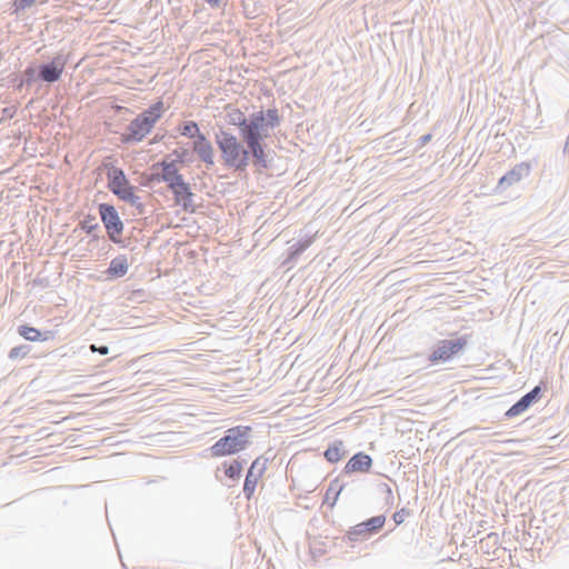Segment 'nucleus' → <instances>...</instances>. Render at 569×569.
<instances>
[{
	"instance_id": "b1692460",
	"label": "nucleus",
	"mask_w": 569,
	"mask_h": 569,
	"mask_svg": "<svg viewBox=\"0 0 569 569\" xmlns=\"http://www.w3.org/2000/svg\"><path fill=\"white\" fill-rule=\"evenodd\" d=\"M19 333L23 338H26L27 340H30V341H37V340H40V338H41V333L39 330H37L36 328H32V327H28V326L20 327Z\"/></svg>"
},
{
	"instance_id": "5701e85b",
	"label": "nucleus",
	"mask_w": 569,
	"mask_h": 569,
	"mask_svg": "<svg viewBox=\"0 0 569 569\" xmlns=\"http://www.w3.org/2000/svg\"><path fill=\"white\" fill-rule=\"evenodd\" d=\"M242 471V462L239 460H233L228 466H226L224 473L230 479L240 478Z\"/></svg>"
},
{
	"instance_id": "1a4fd4ad",
	"label": "nucleus",
	"mask_w": 569,
	"mask_h": 569,
	"mask_svg": "<svg viewBox=\"0 0 569 569\" xmlns=\"http://www.w3.org/2000/svg\"><path fill=\"white\" fill-rule=\"evenodd\" d=\"M541 396V387L536 386L531 391L522 396L515 405H512L506 412L507 418H513L526 411L533 402Z\"/></svg>"
},
{
	"instance_id": "ddd939ff",
	"label": "nucleus",
	"mask_w": 569,
	"mask_h": 569,
	"mask_svg": "<svg viewBox=\"0 0 569 569\" xmlns=\"http://www.w3.org/2000/svg\"><path fill=\"white\" fill-rule=\"evenodd\" d=\"M372 466V459L369 455L358 452L350 458L345 466V472H368Z\"/></svg>"
},
{
	"instance_id": "0eeeda50",
	"label": "nucleus",
	"mask_w": 569,
	"mask_h": 569,
	"mask_svg": "<svg viewBox=\"0 0 569 569\" xmlns=\"http://www.w3.org/2000/svg\"><path fill=\"white\" fill-rule=\"evenodd\" d=\"M152 179L157 181H164L170 188L183 178L179 173V168L176 161H162L152 166Z\"/></svg>"
},
{
	"instance_id": "c756f323",
	"label": "nucleus",
	"mask_w": 569,
	"mask_h": 569,
	"mask_svg": "<svg viewBox=\"0 0 569 569\" xmlns=\"http://www.w3.org/2000/svg\"><path fill=\"white\" fill-rule=\"evenodd\" d=\"M430 360L432 361H436V362H439V361H442L445 362L446 360H449L450 358H442V357H439V358H429Z\"/></svg>"
},
{
	"instance_id": "aec40b11",
	"label": "nucleus",
	"mask_w": 569,
	"mask_h": 569,
	"mask_svg": "<svg viewBox=\"0 0 569 569\" xmlns=\"http://www.w3.org/2000/svg\"><path fill=\"white\" fill-rule=\"evenodd\" d=\"M467 340L465 338H452L442 341L441 350L443 353L455 355L460 352L466 346Z\"/></svg>"
},
{
	"instance_id": "f257e3e1",
	"label": "nucleus",
	"mask_w": 569,
	"mask_h": 569,
	"mask_svg": "<svg viewBox=\"0 0 569 569\" xmlns=\"http://www.w3.org/2000/svg\"><path fill=\"white\" fill-rule=\"evenodd\" d=\"M226 120L228 124L240 128L241 136L251 151L253 162L262 168H267L263 138L269 134V129L279 124V114L276 109L258 111L253 113L250 120H247L244 113L237 107H226Z\"/></svg>"
},
{
	"instance_id": "f3484780",
	"label": "nucleus",
	"mask_w": 569,
	"mask_h": 569,
	"mask_svg": "<svg viewBox=\"0 0 569 569\" xmlns=\"http://www.w3.org/2000/svg\"><path fill=\"white\" fill-rule=\"evenodd\" d=\"M152 128L153 127L150 126V121H146L139 116L130 123L129 136L133 140H141L151 131Z\"/></svg>"
},
{
	"instance_id": "473e14b6",
	"label": "nucleus",
	"mask_w": 569,
	"mask_h": 569,
	"mask_svg": "<svg viewBox=\"0 0 569 569\" xmlns=\"http://www.w3.org/2000/svg\"><path fill=\"white\" fill-rule=\"evenodd\" d=\"M332 490H333V486L331 485V486L329 487L328 491H327V496H329L330 491H332Z\"/></svg>"
},
{
	"instance_id": "a878e982",
	"label": "nucleus",
	"mask_w": 569,
	"mask_h": 569,
	"mask_svg": "<svg viewBox=\"0 0 569 569\" xmlns=\"http://www.w3.org/2000/svg\"><path fill=\"white\" fill-rule=\"evenodd\" d=\"M402 512H403V510H401V511H398V512H395V513H393V520H395V522H396L397 525L402 523V522H403V520H405V518H403V513H402Z\"/></svg>"
},
{
	"instance_id": "a211bd4d",
	"label": "nucleus",
	"mask_w": 569,
	"mask_h": 569,
	"mask_svg": "<svg viewBox=\"0 0 569 569\" xmlns=\"http://www.w3.org/2000/svg\"><path fill=\"white\" fill-rule=\"evenodd\" d=\"M128 260L126 257L120 256L111 260L110 266L107 270V274L109 278H121L128 271Z\"/></svg>"
},
{
	"instance_id": "dca6fc26",
	"label": "nucleus",
	"mask_w": 569,
	"mask_h": 569,
	"mask_svg": "<svg viewBox=\"0 0 569 569\" xmlns=\"http://www.w3.org/2000/svg\"><path fill=\"white\" fill-rule=\"evenodd\" d=\"M152 128L153 127L150 126V121H146L139 116L130 123L129 136L133 140H141L151 131Z\"/></svg>"
},
{
	"instance_id": "bb28decb",
	"label": "nucleus",
	"mask_w": 569,
	"mask_h": 569,
	"mask_svg": "<svg viewBox=\"0 0 569 569\" xmlns=\"http://www.w3.org/2000/svg\"><path fill=\"white\" fill-rule=\"evenodd\" d=\"M90 348H91L92 351H99L100 353H107L108 352V348L107 347H102L100 349H96V347L92 345Z\"/></svg>"
},
{
	"instance_id": "cd10ccee",
	"label": "nucleus",
	"mask_w": 569,
	"mask_h": 569,
	"mask_svg": "<svg viewBox=\"0 0 569 569\" xmlns=\"http://www.w3.org/2000/svg\"><path fill=\"white\" fill-rule=\"evenodd\" d=\"M220 1L221 0H206V2H208L212 7L219 6Z\"/></svg>"
},
{
	"instance_id": "20e7f679",
	"label": "nucleus",
	"mask_w": 569,
	"mask_h": 569,
	"mask_svg": "<svg viewBox=\"0 0 569 569\" xmlns=\"http://www.w3.org/2000/svg\"><path fill=\"white\" fill-rule=\"evenodd\" d=\"M108 187L120 199L134 203L138 197L134 194V188L129 183L124 172L121 169L112 168L108 172Z\"/></svg>"
},
{
	"instance_id": "6ab92c4d",
	"label": "nucleus",
	"mask_w": 569,
	"mask_h": 569,
	"mask_svg": "<svg viewBox=\"0 0 569 569\" xmlns=\"http://www.w3.org/2000/svg\"><path fill=\"white\" fill-rule=\"evenodd\" d=\"M164 111V106L162 101H158L150 106L143 113L140 114L141 118L146 121H150V126L153 127L156 122L161 118Z\"/></svg>"
},
{
	"instance_id": "9d476101",
	"label": "nucleus",
	"mask_w": 569,
	"mask_h": 569,
	"mask_svg": "<svg viewBox=\"0 0 569 569\" xmlns=\"http://www.w3.org/2000/svg\"><path fill=\"white\" fill-rule=\"evenodd\" d=\"M66 63V59L57 57L50 63L41 66L39 77L46 82H56L61 78Z\"/></svg>"
},
{
	"instance_id": "4468645a",
	"label": "nucleus",
	"mask_w": 569,
	"mask_h": 569,
	"mask_svg": "<svg viewBox=\"0 0 569 569\" xmlns=\"http://www.w3.org/2000/svg\"><path fill=\"white\" fill-rule=\"evenodd\" d=\"M528 163H520L513 167L510 171H508L505 176H502L499 180V187H509L515 183H518L526 174L529 172Z\"/></svg>"
},
{
	"instance_id": "412c9836",
	"label": "nucleus",
	"mask_w": 569,
	"mask_h": 569,
	"mask_svg": "<svg viewBox=\"0 0 569 569\" xmlns=\"http://www.w3.org/2000/svg\"><path fill=\"white\" fill-rule=\"evenodd\" d=\"M343 448L342 441H335L331 446L327 448L325 451V458L329 462H337L341 459V450Z\"/></svg>"
},
{
	"instance_id": "7ed1b4c3",
	"label": "nucleus",
	"mask_w": 569,
	"mask_h": 569,
	"mask_svg": "<svg viewBox=\"0 0 569 569\" xmlns=\"http://www.w3.org/2000/svg\"><path fill=\"white\" fill-rule=\"evenodd\" d=\"M250 433L251 427L249 426H237L228 429L224 436L209 448L211 457H224L244 450L250 442Z\"/></svg>"
},
{
	"instance_id": "f03ea898",
	"label": "nucleus",
	"mask_w": 569,
	"mask_h": 569,
	"mask_svg": "<svg viewBox=\"0 0 569 569\" xmlns=\"http://www.w3.org/2000/svg\"><path fill=\"white\" fill-rule=\"evenodd\" d=\"M216 142L221 152L223 163L236 170H244L249 162L250 149H246L239 139L228 131L216 136Z\"/></svg>"
},
{
	"instance_id": "9b49d317",
	"label": "nucleus",
	"mask_w": 569,
	"mask_h": 569,
	"mask_svg": "<svg viewBox=\"0 0 569 569\" xmlns=\"http://www.w3.org/2000/svg\"><path fill=\"white\" fill-rule=\"evenodd\" d=\"M192 150L206 164L212 166L214 163V149L204 134H197V139L192 143Z\"/></svg>"
},
{
	"instance_id": "393cba45",
	"label": "nucleus",
	"mask_w": 569,
	"mask_h": 569,
	"mask_svg": "<svg viewBox=\"0 0 569 569\" xmlns=\"http://www.w3.org/2000/svg\"><path fill=\"white\" fill-rule=\"evenodd\" d=\"M36 0H14L13 7L16 10H23L26 8L31 7L34 3Z\"/></svg>"
},
{
	"instance_id": "2f4dec72",
	"label": "nucleus",
	"mask_w": 569,
	"mask_h": 569,
	"mask_svg": "<svg viewBox=\"0 0 569 569\" xmlns=\"http://www.w3.org/2000/svg\"><path fill=\"white\" fill-rule=\"evenodd\" d=\"M565 150L569 151V136H568V139H567L566 144H565Z\"/></svg>"
},
{
	"instance_id": "c85d7f7f",
	"label": "nucleus",
	"mask_w": 569,
	"mask_h": 569,
	"mask_svg": "<svg viewBox=\"0 0 569 569\" xmlns=\"http://www.w3.org/2000/svg\"><path fill=\"white\" fill-rule=\"evenodd\" d=\"M342 488H343L342 486H339V487H338V489H337V491H336V493H335V497H333V503L336 502V500H337L338 496L340 495V492H341Z\"/></svg>"
},
{
	"instance_id": "39448f33",
	"label": "nucleus",
	"mask_w": 569,
	"mask_h": 569,
	"mask_svg": "<svg viewBox=\"0 0 569 569\" xmlns=\"http://www.w3.org/2000/svg\"><path fill=\"white\" fill-rule=\"evenodd\" d=\"M99 213L107 229L109 238L113 242H119L123 231V223L120 220L114 207L107 203H102L99 206Z\"/></svg>"
},
{
	"instance_id": "423d86ee",
	"label": "nucleus",
	"mask_w": 569,
	"mask_h": 569,
	"mask_svg": "<svg viewBox=\"0 0 569 569\" xmlns=\"http://www.w3.org/2000/svg\"><path fill=\"white\" fill-rule=\"evenodd\" d=\"M386 522V517L383 515H379L372 517L363 522H360L353 526L348 531V538L350 541H359L369 537L371 533L378 531L383 527Z\"/></svg>"
},
{
	"instance_id": "f8f14e48",
	"label": "nucleus",
	"mask_w": 569,
	"mask_h": 569,
	"mask_svg": "<svg viewBox=\"0 0 569 569\" xmlns=\"http://www.w3.org/2000/svg\"><path fill=\"white\" fill-rule=\"evenodd\" d=\"M171 191L174 196L176 204L183 208V210H189L192 207V198L193 193L190 190V187L182 179L178 183H174L170 187Z\"/></svg>"
},
{
	"instance_id": "4be33fe9",
	"label": "nucleus",
	"mask_w": 569,
	"mask_h": 569,
	"mask_svg": "<svg viewBox=\"0 0 569 569\" xmlns=\"http://www.w3.org/2000/svg\"><path fill=\"white\" fill-rule=\"evenodd\" d=\"M179 131L182 136H186L189 138H194V139H197V134H202L199 130L197 122H194V121L184 122L180 127Z\"/></svg>"
},
{
	"instance_id": "2eb2a0df",
	"label": "nucleus",
	"mask_w": 569,
	"mask_h": 569,
	"mask_svg": "<svg viewBox=\"0 0 569 569\" xmlns=\"http://www.w3.org/2000/svg\"><path fill=\"white\" fill-rule=\"evenodd\" d=\"M152 128L153 127L150 126V121H146L139 116L130 123L129 136L133 140H141L151 131Z\"/></svg>"
},
{
	"instance_id": "6e6552de",
	"label": "nucleus",
	"mask_w": 569,
	"mask_h": 569,
	"mask_svg": "<svg viewBox=\"0 0 569 569\" xmlns=\"http://www.w3.org/2000/svg\"><path fill=\"white\" fill-rule=\"evenodd\" d=\"M266 469L264 461H261L260 458H257L248 470L246 476L244 485H243V493L247 499H250L253 495L258 479L262 476Z\"/></svg>"
},
{
	"instance_id": "7c9ffc66",
	"label": "nucleus",
	"mask_w": 569,
	"mask_h": 569,
	"mask_svg": "<svg viewBox=\"0 0 569 569\" xmlns=\"http://www.w3.org/2000/svg\"><path fill=\"white\" fill-rule=\"evenodd\" d=\"M383 488H385V490H386V493H387L388 496H391V493H392L391 488H390L388 485H383Z\"/></svg>"
}]
</instances>
